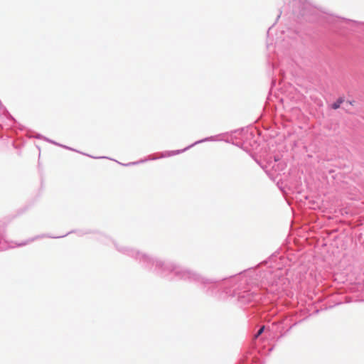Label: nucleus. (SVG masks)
<instances>
[{"label": "nucleus", "mask_w": 364, "mask_h": 364, "mask_svg": "<svg viewBox=\"0 0 364 364\" xmlns=\"http://www.w3.org/2000/svg\"><path fill=\"white\" fill-rule=\"evenodd\" d=\"M342 100H338V102L333 103L332 105H331V107L333 109H336L338 108H339L341 104L342 103Z\"/></svg>", "instance_id": "1"}, {"label": "nucleus", "mask_w": 364, "mask_h": 364, "mask_svg": "<svg viewBox=\"0 0 364 364\" xmlns=\"http://www.w3.org/2000/svg\"><path fill=\"white\" fill-rule=\"evenodd\" d=\"M264 329V326H262L259 331L257 333V334L255 335V337H258L259 335H261L263 332Z\"/></svg>", "instance_id": "2"}]
</instances>
